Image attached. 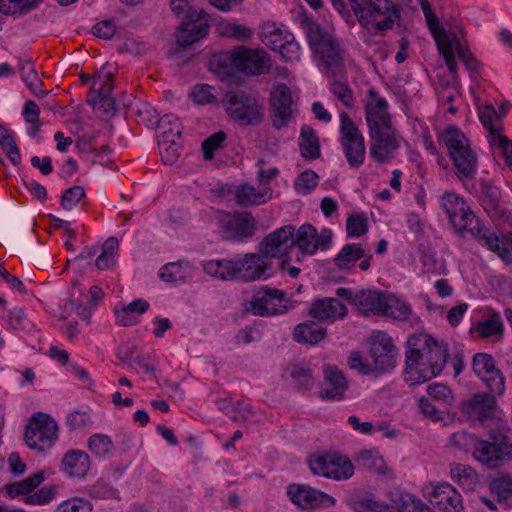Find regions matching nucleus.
I'll use <instances>...</instances> for the list:
<instances>
[{
  "mask_svg": "<svg viewBox=\"0 0 512 512\" xmlns=\"http://www.w3.org/2000/svg\"><path fill=\"white\" fill-rule=\"evenodd\" d=\"M301 25L305 30L308 42L314 53L319 57L323 72L335 78L344 71L343 51L338 40L324 31L313 19L304 17Z\"/></svg>",
  "mask_w": 512,
  "mask_h": 512,
  "instance_id": "1",
  "label": "nucleus"
},
{
  "mask_svg": "<svg viewBox=\"0 0 512 512\" xmlns=\"http://www.w3.org/2000/svg\"><path fill=\"white\" fill-rule=\"evenodd\" d=\"M400 512H434L427 504L421 499L407 494L402 496L399 505Z\"/></svg>",
  "mask_w": 512,
  "mask_h": 512,
  "instance_id": "61",
  "label": "nucleus"
},
{
  "mask_svg": "<svg viewBox=\"0 0 512 512\" xmlns=\"http://www.w3.org/2000/svg\"><path fill=\"white\" fill-rule=\"evenodd\" d=\"M90 457L82 450L67 451L61 461L62 471L73 478H85L90 470Z\"/></svg>",
  "mask_w": 512,
  "mask_h": 512,
  "instance_id": "30",
  "label": "nucleus"
},
{
  "mask_svg": "<svg viewBox=\"0 0 512 512\" xmlns=\"http://www.w3.org/2000/svg\"><path fill=\"white\" fill-rule=\"evenodd\" d=\"M411 314V308L405 302L387 294L381 315L393 319L405 320Z\"/></svg>",
  "mask_w": 512,
  "mask_h": 512,
  "instance_id": "45",
  "label": "nucleus"
},
{
  "mask_svg": "<svg viewBox=\"0 0 512 512\" xmlns=\"http://www.w3.org/2000/svg\"><path fill=\"white\" fill-rule=\"evenodd\" d=\"M237 280L253 282L267 279L272 275V261L258 253H246L236 259Z\"/></svg>",
  "mask_w": 512,
  "mask_h": 512,
  "instance_id": "16",
  "label": "nucleus"
},
{
  "mask_svg": "<svg viewBox=\"0 0 512 512\" xmlns=\"http://www.w3.org/2000/svg\"><path fill=\"white\" fill-rule=\"evenodd\" d=\"M316 228L311 224H304L299 227L295 238L293 237V247L296 246L302 254L313 255L317 251Z\"/></svg>",
  "mask_w": 512,
  "mask_h": 512,
  "instance_id": "42",
  "label": "nucleus"
},
{
  "mask_svg": "<svg viewBox=\"0 0 512 512\" xmlns=\"http://www.w3.org/2000/svg\"><path fill=\"white\" fill-rule=\"evenodd\" d=\"M475 331L481 338L491 336H502L504 327L498 313H493L487 320L479 321L475 326Z\"/></svg>",
  "mask_w": 512,
  "mask_h": 512,
  "instance_id": "47",
  "label": "nucleus"
},
{
  "mask_svg": "<svg viewBox=\"0 0 512 512\" xmlns=\"http://www.w3.org/2000/svg\"><path fill=\"white\" fill-rule=\"evenodd\" d=\"M330 90L346 108L350 109L354 106V93L347 82L335 79L330 85Z\"/></svg>",
  "mask_w": 512,
  "mask_h": 512,
  "instance_id": "54",
  "label": "nucleus"
},
{
  "mask_svg": "<svg viewBox=\"0 0 512 512\" xmlns=\"http://www.w3.org/2000/svg\"><path fill=\"white\" fill-rule=\"evenodd\" d=\"M456 59L462 62L469 71H475L479 68V62L469 48L463 28L450 20V80H453V87L455 88L458 87Z\"/></svg>",
  "mask_w": 512,
  "mask_h": 512,
  "instance_id": "13",
  "label": "nucleus"
},
{
  "mask_svg": "<svg viewBox=\"0 0 512 512\" xmlns=\"http://www.w3.org/2000/svg\"><path fill=\"white\" fill-rule=\"evenodd\" d=\"M233 194L239 206L249 207L265 204L272 198L273 191L269 186L259 185L254 187L245 183L236 186Z\"/></svg>",
  "mask_w": 512,
  "mask_h": 512,
  "instance_id": "28",
  "label": "nucleus"
},
{
  "mask_svg": "<svg viewBox=\"0 0 512 512\" xmlns=\"http://www.w3.org/2000/svg\"><path fill=\"white\" fill-rule=\"evenodd\" d=\"M292 308V301L284 291L268 286L255 291L246 307L247 311L261 317L284 314Z\"/></svg>",
  "mask_w": 512,
  "mask_h": 512,
  "instance_id": "8",
  "label": "nucleus"
},
{
  "mask_svg": "<svg viewBox=\"0 0 512 512\" xmlns=\"http://www.w3.org/2000/svg\"><path fill=\"white\" fill-rule=\"evenodd\" d=\"M319 183V176L310 169L303 171L294 182L298 194L306 195L313 191Z\"/></svg>",
  "mask_w": 512,
  "mask_h": 512,
  "instance_id": "55",
  "label": "nucleus"
},
{
  "mask_svg": "<svg viewBox=\"0 0 512 512\" xmlns=\"http://www.w3.org/2000/svg\"><path fill=\"white\" fill-rule=\"evenodd\" d=\"M236 268V259L209 260L203 264V269L208 275L220 280L237 279Z\"/></svg>",
  "mask_w": 512,
  "mask_h": 512,
  "instance_id": "38",
  "label": "nucleus"
},
{
  "mask_svg": "<svg viewBox=\"0 0 512 512\" xmlns=\"http://www.w3.org/2000/svg\"><path fill=\"white\" fill-rule=\"evenodd\" d=\"M447 359V354H433L431 358L405 357V382L415 386L431 380L441 373Z\"/></svg>",
  "mask_w": 512,
  "mask_h": 512,
  "instance_id": "11",
  "label": "nucleus"
},
{
  "mask_svg": "<svg viewBox=\"0 0 512 512\" xmlns=\"http://www.w3.org/2000/svg\"><path fill=\"white\" fill-rule=\"evenodd\" d=\"M19 73L30 92L38 98H44L48 92L42 90L43 82L39 79L34 65L29 59H20L18 63Z\"/></svg>",
  "mask_w": 512,
  "mask_h": 512,
  "instance_id": "37",
  "label": "nucleus"
},
{
  "mask_svg": "<svg viewBox=\"0 0 512 512\" xmlns=\"http://www.w3.org/2000/svg\"><path fill=\"white\" fill-rule=\"evenodd\" d=\"M420 6L425 16L426 24L433 35L440 55L448 65V33L443 27L440 19L432 10L428 0H419Z\"/></svg>",
  "mask_w": 512,
  "mask_h": 512,
  "instance_id": "27",
  "label": "nucleus"
},
{
  "mask_svg": "<svg viewBox=\"0 0 512 512\" xmlns=\"http://www.w3.org/2000/svg\"><path fill=\"white\" fill-rule=\"evenodd\" d=\"M450 224L456 232L478 233L481 226L473 211L466 205L465 201L456 194L450 193Z\"/></svg>",
  "mask_w": 512,
  "mask_h": 512,
  "instance_id": "20",
  "label": "nucleus"
},
{
  "mask_svg": "<svg viewBox=\"0 0 512 512\" xmlns=\"http://www.w3.org/2000/svg\"><path fill=\"white\" fill-rule=\"evenodd\" d=\"M398 351L392 338L385 332L378 331L372 337L370 356L374 372L387 373L395 368Z\"/></svg>",
  "mask_w": 512,
  "mask_h": 512,
  "instance_id": "14",
  "label": "nucleus"
},
{
  "mask_svg": "<svg viewBox=\"0 0 512 512\" xmlns=\"http://www.w3.org/2000/svg\"><path fill=\"white\" fill-rule=\"evenodd\" d=\"M483 205L488 212H494L500 217L505 216V209L500 204V192L498 189L488 187L484 192Z\"/></svg>",
  "mask_w": 512,
  "mask_h": 512,
  "instance_id": "58",
  "label": "nucleus"
},
{
  "mask_svg": "<svg viewBox=\"0 0 512 512\" xmlns=\"http://www.w3.org/2000/svg\"><path fill=\"white\" fill-rule=\"evenodd\" d=\"M418 407L421 413L432 421L438 422L444 420L445 407L433 403L430 399L426 397H420L418 399Z\"/></svg>",
  "mask_w": 512,
  "mask_h": 512,
  "instance_id": "57",
  "label": "nucleus"
},
{
  "mask_svg": "<svg viewBox=\"0 0 512 512\" xmlns=\"http://www.w3.org/2000/svg\"><path fill=\"white\" fill-rule=\"evenodd\" d=\"M43 0H0V12L5 15L24 14Z\"/></svg>",
  "mask_w": 512,
  "mask_h": 512,
  "instance_id": "50",
  "label": "nucleus"
},
{
  "mask_svg": "<svg viewBox=\"0 0 512 512\" xmlns=\"http://www.w3.org/2000/svg\"><path fill=\"white\" fill-rule=\"evenodd\" d=\"M290 500L302 509L317 508L322 504L334 505V497L308 485L293 484L287 489Z\"/></svg>",
  "mask_w": 512,
  "mask_h": 512,
  "instance_id": "22",
  "label": "nucleus"
},
{
  "mask_svg": "<svg viewBox=\"0 0 512 512\" xmlns=\"http://www.w3.org/2000/svg\"><path fill=\"white\" fill-rule=\"evenodd\" d=\"M58 440V424L48 414L34 413L26 425L24 441L37 453L50 450Z\"/></svg>",
  "mask_w": 512,
  "mask_h": 512,
  "instance_id": "5",
  "label": "nucleus"
},
{
  "mask_svg": "<svg viewBox=\"0 0 512 512\" xmlns=\"http://www.w3.org/2000/svg\"><path fill=\"white\" fill-rule=\"evenodd\" d=\"M92 504L84 498H71L63 501L56 512H91Z\"/></svg>",
  "mask_w": 512,
  "mask_h": 512,
  "instance_id": "63",
  "label": "nucleus"
},
{
  "mask_svg": "<svg viewBox=\"0 0 512 512\" xmlns=\"http://www.w3.org/2000/svg\"><path fill=\"white\" fill-rule=\"evenodd\" d=\"M256 231V221L251 213H237L225 225L228 238L243 241L251 238Z\"/></svg>",
  "mask_w": 512,
  "mask_h": 512,
  "instance_id": "29",
  "label": "nucleus"
},
{
  "mask_svg": "<svg viewBox=\"0 0 512 512\" xmlns=\"http://www.w3.org/2000/svg\"><path fill=\"white\" fill-rule=\"evenodd\" d=\"M292 94L286 84L274 86L270 92L271 120L275 128L288 125L292 117Z\"/></svg>",
  "mask_w": 512,
  "mask_h": 512,
  "instance_id": "19",
  "label": "nucleus"
},
{
  "mask_svg": "<svg viewBox=\"0 0 512 512\" xmlns=\"http://www.w3.org/2000/svg\"><path fill=\"white\" fill-rule=\"evenodd\" d=\"M295 229L291 225H286L269 233L259 243L258 251L264 258L271 261L274 258L287 255L293 247V236Z\"/></svg>",
  "mask_w": 512,
  "mask_h": 512,
  "instance_id": "17",
  "label": "nucleus"
},
{
  "mask_svg": "<svg viewBox=\"0 0 512 512\" xmlns=\"http://www.w3.org/2000/svg\"><path fill=\"white\" fill-rule=\"evenodd\" d=\"M365 256V249L361 243L346 244L334 258V264L339 269H350Z\"/></svg>",
  "mask_w": 512,
  "mask_h": 512,
  "instance_id": "40",
  "label": "nucleus"
},
{
  "mask_svg": "<svg viewBox=\"0 0 512 512\" xmlns=\"http://www.w3.org/2000/svg\"><path fill=\"white\" fill-rule=\"evenodd\" d=\"M387 294L377 290H360L354 298L356 309L363 315H381Z\"/></svg>",
  "mask_w": 512,
  "mask_h": 512,
  "instance_id": "31",
  "label": "nucleus"
},
{
  "mask_svg": "<svg viewBox=\"0 0 512 512\" xmlns=\"http://www.w3.org/2000/svg\"><path fill=\"white\" fill-rule=\"evenodd\" d=\"M181 144L179 139V126H176L170 132H164L160 136L159 151L165 164H174L180 156Z\"/></svg>",
  "mask_w": 512,
  "mask_h": 512,
  "instance_id": "35",
  "label": "nucleus"
},
{
  "mask_svg": "<svg viewBox=\"0 0 512 512\" xmlns=\"http://www.w3.org/2000/svg\"><path fill=\"white\" fill-rule=\"evenodd\" d=\"M326 328L313 321L298 324L293 331V339L302 344L316 345L326 337Z\"/></svg>",
  "mask_w": 512,
  "mask_h": 512,
  "instance_id": "36",
  "label": "nucleus"
},
{
  "mask_svg": "<svg viewBox=\"0 0 512 512\" xmlns=\"http://www.w3.org/2000/svg\"><path fill=\"white\" fill-rule=\"evenodd\" d=\"M359 23L366 29H391L400 17V10L392 0H349Z\"/></svg>",
  "mask_w": 512,
  "mask_h": 512,
  "instance_id": "3",
  "label": "nucleus"
},
{
  "mask_svg": "<svg viewBox=\"0 0 512 512\" xmlns=\"http://www.w3.org/2000/svg\"><path fill=\"white\" fill-rule=\"evenodd\" d=\"M490 144L493 148H497L508 167H512V141L507 136L499 134L491 135Z\"/></svg>",
  "mask_w": 512,
  "mask_h": 512,
  "instance_id": "59",
  "label": "nucleus"
},
{
  "mask_svg": "<svg viewBox=\"0 0 512 512\" xmlns=\"http://www.w3.org/2000/svg\"><path fill=\"white\" fill-rule=\"evenodd\" d=\"M85 196L84 188L73 186L66 189L61 196V206L65 210H71Z\"/></svg>",
  "mask_w": 512,
  "mask_h": 512,
  "instance_id": "64",
  "label": "nucleus"
},
{
  "mask_svg": "<svg viewBox=\"0 0 512 512\" xmlns=\"http://www.w3.org/2000/svg\"><path fill=\"white\" fill-rule=\"evenodd\" d=\"M433 354H447V351L431 335L418 332L408 337L405 357L431 358Z\"/></svg>",
  "mask_w": 512,
  "mask_h": 512,
  "instance_id": "25",
  "label": "nucleus"
},
{
  "mask_svg": "<svg viewBox=\"0 0 512 512\" xmlns=\"http://www.w3.org/2000/svg\"><path fill=\"white\" fill-rule=\"evenodd\" d=\"M490 490L497 496L498 502L512 497V479L509 477L495 478L490 483Z\"/></svg>",
  "mask_w": 512,
  "mask_h": 512,
  "instance_id": "60",
  "label": "nucleus"
},
{
  "mask_svg": "<svg viewBox=\"0 0 512 512\" xmlns=\"http://www.w3.org/2000/svg\"><path fill=\"white\" fill-rule=\"evenodd\" d=\"M346 231L350 237H360L368 231V218L364 213L350 215L346 221Z\"/></svg>",
  "mask_w": 512,
  "mask_h": 512,
  "instance_id": "56",
  "label": "nucleus"
},
{
  "mask_svg": "<svg viewBox=\"0 0 512 512\" xmlns=\"http://www.w3.org/2000/svg\"><path fill=\"white\" fill-rule=\"evenodd\" d=\"M261 39L270 49L277 51L288 62L300 59V45L284 25L266 22L261 28Z\"/></svg>",
  "mask_w": 512,
  "mask_h": 512,
  "instance_id": "10",
  "label": "nucleus"
},
{
  "mask_svg": "<svg viewBox=\"0 0 512 512\" xmlns=\"http://www.w3.org/2000/svg\"><path fill=\"white\" fill-rule=\"evenodd\" d=\"M0 146L5 150L7 157L14 164L21 163L19 148L14 140L12 133L0 123Z\"/></svg>",
  "mask_w": 512,
  "mask_h": 512,
  "instance_id": "49",
  "label": "nucleus"
},
{
  "mask_svg": "<svg viewBox=\"0 0 512 512\" xmlns=\"http://www.w3.org/2000/svg\"><path fill=\"white\" fill-rule=\"evenodd\" d=\"M211 64L216 66L218 73L226 75L231 74L233 69L247 74L260 75L268 72L271 60L264 49L239 47L215 56Z\"/></svg>",
  "mask_w": 512,
  "mask_h": 512,
  "instance_id": "2",
  "label": "nucleus"
},
{
  "mask_svg": "<svg viewBox=\"0 0 512 512\" xmlns=\"http://www.w3.org/2000/svg\"><path fill=\"white\" fill-rule=\"evenodd\" d=\"M450 159L456 169V175L461 180H471L475 177L478 159L472 148L463 149L450 154Z\"/></svg>",
  "mask_w": 512,
  "mask_h": 512,
  "instance_id": "34",
  "label": "nucleus"
},
{
  "mask_svg": "<svg viewBox=\"0 0 512 512\" xmlns=\"http://www.w3.org/2000/svg\"><path fill=\"white\" fill-rule=\"evenodd\" d=\"M447 483H427L423 486L422 491L424 497L428 499V501L438 506L441 510L447 509L448 504V494L446 493Z\"/></svg>",
  "mask_w": 512,
  "mask_h": 512,
  "instance_id": "44",
  "label": "nucleus"
},
{
  "mask_svg": "<svg viewBox=\"0 0 512 512\" xmlns=\"http://www.w3.org/2000/svg\"><path fill=\"white\" fill-rule=\"evenodd\" d=\"M339 117L340 142L344 155L351 167L358 168L365 160L366 147L364 137L346 112H341Z\"/></svg>",
  "mask_w": 512,
  "mask_h": 512,
  "instance_id": "12",
  "label": "nucleus"
},
{
  "mask_svg": "<svg viewBox=\"0 0 512 512\" xmlns=\"http://www.w3.org/2000/svg\"><path fill=\"white\" fill-rule=\"evenodd\" d=\"M45 481V473L38 471L25 479L5 484L2 487V493L12 499L23 496H29Z\"/></svg>",
  "mask_w": 512,
  "mask_h": 512,
  "instance_id": "32",
  "label": "nucleus"
},
{
  "mask_svg": "<svg viewBox=\"0 0 512 512\" xmlns=\"http://www.w3.org/2000/svg\"><path fill=\"white\" fill-rule=\"evenodd\" d=\"M226 139V134L223 131H218L202 143L203 156L205 160H211L214 157V151L221 147Z\"/></svg>",
  "mask_w": 512,
  "mask_h": 512,
  "instance_id": "62",
  "label": "nucleus"
},
{
  "mask_svg": "<svg viewBox=\"0 0 512 512\" xmlns=\"http://www.w3.org/2000/svg\"><path fill=\"white\" fill-rule=\"evenodd\" d=\"M347 503L355 512H392L387 503L377 501L372 495L350 496Z\"/></svg>",
  "mask_w": 512,
  "mask_h": 512,
  "instance_id": "39",
  "label": "nucleus"
},
{
  "mask_svg": "<svg viewBox=\"0 0 512 512\" xmlns=\"http://www.w3.org/2000/svg\"><path fill=\"white\" fill-rule=\"evenodd\" d=\"M301 155L306 159H316L320 156L318 138L309 126H302L299 137Z\"/></svg>",
  "mask_w": 512,
  "mask_h": 512,
  "instance_id": "43",
  "label": "nucleus"
},
{
  "mask_svg": "<svg viewBox=\"0 0 512 512\" xmlns=\"http://www.w3.org/2000/svg\"><path fill=\"white\" fill-rule=\"evenodd\" d=\"M88 449L97 458L106 457L113 448V442L108 435L97 433L88 438Z\"/></svg>",
  "mask_w": 512,
  "mask_h": 512,
  "instance_id": "51",
  "label": "nucleus"
},
{
  "mask_svg": "<svg viewBox=\"0 0 512 512\" xmlns=\"http://www.w3.org/2000/svg\"><path fill=\"white\" fill-rule=\"evenodd\" d=\"M493 393H477L461 402L460 409L468 418L485 422L495 416L497 403Z\"/></svg>",
  "mask_w": 512,
  "mask_h": 512,
  "instance_id": "21",
  "label": "nucleus"
},
{
  "mask_svg": "<svg viewBox=\"0 0 512 512\" xmlns=\"http://www.w3.org/2000/svg\"><path fill=\"white\" fill-rule=\"evenodd\" d=\"M473 370L477 376L485 374L482 380L486 383L489 392L502 396L505 391V379L502 372L496 368L492 355L477 353L473 357Z\"/></svg>",
  "mask_w": 512,
  "mask_h": 512,
  "instance_id": "18",
  "label": "nucleus"
},
{
  "mask_svg": "<svg viewBox=\"0 0 512 512\" xmlns=\"http://www.w3.org/2000/svg\"><path fill=\"white\" fill-rule=\"evenodd\" d=\"M175 31V42L181 48H188L204 40L211 28L210 15L198 7L182 15Z\"/></svg>",
  "mask_w": 512,
  "mask_h": 512,
  "instance_id": "7",
  "label": "nucleus"
},
{
  "mask_svg": "<svg viewBox=\"0 0 512 512\" xmlns=\"http://www.w3.org/2000/svg\"><path fill=\"white\" fill-rule=\"evenodd\" d=\"M307 463L313 475L334 481H347L355 473V465L348 456L338 451L313 453Z\"/></svg>",
  "mask_w": 512,
  "mask_h": 512,
  "instance_id": "4",
  "label": "nucleus"
},
{
  "mask_svg": "<svg viewBox=\"0 0 512 512\" xmlns=\"http://www.w3.org/2000/svg\"><path fill=\"white\" fill-rule=\"evenodd\" d=\"M217 30L220 35L228 38H233L238 41H247L253 35L252 29L236 23H220L217 27Z\"/></svg>",
  "mask_w": 512,
  "mask_h": 512,
  "instance_id": "52",
  "label": "nucleus"
},
{
  "mask_svg": "<svg viewBox=\"0 0 512 512\" xmlns=\"http://www.w3.org/2000/svg\"><path fill=\"white\" fill-rule=\"evenodd\" d=\"M367 96L369 99L365 104V118L369 131L391 126L392 122L388 112L387 101L378 96L375 88H370Z\"/></svg>",
  "mask_w": 512,
  "mask_h": 512,
  "instance_id": "23",
  "label": "nucleus"
},
{
  "mask_svg": "<svg viewBox=\"0 0 512 512\" xmlns=\"http://www.w3.org/2000/svg\"><path fill=\"white\" fill-rule=\"evenodd\" d=\"M105 67L100 72L93 76L92 89L98 92L100 98L111 103L110 93L113 90V73L111 71H104Z\"/></svg>",
  "mask_w": 512,
  "mask_h": 512,
  "instance_id": "46",
  "label": "nucleus"
},
{
  "mask_svg": "<svg viewBox=\"0 0 512 512\" xmlns=\"http://www.w3.org/2000/svg\"><path fill=\"white\" fill-rule=\"evenodd\" d=\"M347 313V307L338 298L333 297L314 300L308 311L310 317L327 322L342 320Z\"/></svg>",
  "mask_w": 512,
  "mask_h": 512,
  "instance_id": "24",
  "label": "nucleus"
},
{
  "mask_svg": "<svg viewBox=\"0 0 512 512\" xmlns=\"http://www.w3.org/2000/svg\"><path fill=\"white\" fill-rule=\"evenodd\" d=\"M473 455L487 467L497 468L512 458V443L505 434L490 432L487 440L478 441Z\"/></svg>",
  "mask_w": 512,
  "mask_h": 512,
  "instance_id": "9",
  "label": "nucleus"
},
{
  "mask_svg": "<svg viewBox=\"0 0 512 512\" xmlns=\"http://www.w3.org/2000/svg\"><path fill=\"white\" fill-rule=\"evenodd\" d=\"M324 387L320 390L319 396L324 400H341L347 390V381L336 366L329 364L324 365Z\"/></svg>",
  "mask_w": 512,
  "mask_h": 512,
  "instance_id": "26",
  "label": "nucleus"
},
{
  "mask_svg": "<svg viewBox=\"0 0 512 512\" xmlns=\"http://www.w3.org/2000/svg\"><path fill=\"white\" fill-rule=\"evenodd\" d=\"M57 490L58 488L56 485L42 487L37 491L34 490L31 492L29 496H26L23 499V502L27 505H47L56 498Z\"/></svg>",
  "mask_w": 512,
  "mask_h": 512,
  "instance_id": "53",
  "label": "nucleus"
},
{
  "mask_svg": "<svg viewBox=\"0 0 512 512\" xmlns=\"http://www.w3.org/2000/svg\"><path fill=\"white\" fill-rule=\"evenodd\" d=\"M353 463L359 469L386 475L387 465L377 448L363 449L353 455Z\"/></svg>",
  "mask_w": 512,
  "mask_h": 512,
  "instance_id": "33",
  "label": "nucleus"
},
{
  "mask_svg": "<svg viewBox=\"0 0 512 512\" xmlns=\"http://www.w3.org/2000/svg\"><path fill=\"white\" fill-rule=\"evenodd\" d=\"M289 375L300 390H309L314 385L312 371L301 364H294L288 368Z\"/></svg>",
  "mask_w": 512,
  "mask_h": 512,
  "instance_id": "48",
  "label": "nucleus"
},
{
  "mask_svg": "<svg viewBox=\"0 0 512 512\" xmlns=\"http://www.w3.org/2000/svg\"><path fill=\"white\" fill-rule=\"evenodd\" d=\"M191 267L189 262L184 261L168 263L161 267L159 277L169 283L186 282L190 278Z\"/></svg>",
  "mask_w": 512,
  "mask_h": 512,
  "instance_id": "41",
  "label": "nucleus"
},
{
  "mask_svg": "<svg viewBox=\"0 0 512 512\" xmlns=\"http://www.w3.org/2000/svg\"><path fill=\"white\" fill-rule=\"evenodd\" d=\"M229 116L242 126L256 125L264 118L263 103L245 91L229 92L225 96Z\"/></svg>",
  "mask_w": 512,
  "mask_h": 512,
  "instance_id": "6",
  "label": "nucleus"
},
{
  "mask_svg": "<svg viewBox=\"0 0 512 512\" xmlns=\"http://www.w3.org/2000/svg\"><path fill=\"white\" fill-rule=\"evenodd\" d=\"M370 156L379 163L389 161L400 147L402 136L393 125L369 131Z\"/></svg>",
  "mask_w": 512,
  "mask_h": 512,
  "instance_id": "15",
  "label": "nucleus"
}]
</instances>
